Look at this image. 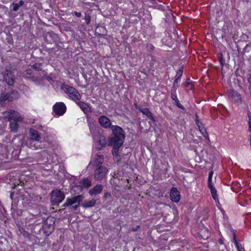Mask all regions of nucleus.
Segmentation results:
<instances>
[{
  "instance_id": "nucleus-1",
  "label": "nucleus",
  "mask_w": 251,
  "mask_h": 251,
  "mask_svg": "<svg viewBox=\"0 0 251 251\" xmlns=\"http://www.w3.org/2000/svg\"><path fill=\"white\" fill-rule=\"evenodd\" d=\"M113 136L108 139V145L113 146L112 154L115 161L118 162L120 157L118 154L119 149L122 146L125 139V132L124 130L119 126L112 127Z\"/></svg>"
},
{
  "instance_id": "nucleus-2",
  "label": "nucleus",
  "mask_w": 251,
  "mask_h": 251,
  "mask_svg": "<svg viewBox=\"0 0 251 251\" xmlns=\"http://www.w3.org/2000/svg\"><path fill=\"white\" fill-rule=\"evenodd\" d=\"M61 89L68 95L70 99L75 102L79 101L81 99V95L74 87L70 86L67 84H63L61 87Z\"/></svg>"
},
{
  "instance_id": "nucleus-3",
  "label": "nucleus",
  "mask_w": 251,
  "mask_h": 251,
  "mask_svg": "<svg viewBox=\"0 0 251 251\" xmlns=\"http://www.w3.org/2000/svg\"><path fill=\"white\" fill-rule=\"evenodd\" d=\"M82 200L83 197L82 195H77L71 198H68L63 206L65 207L72 206L74 209H76Z\"/></svg>"
},
{
  "instance_id": "nucleus-4",
  "label": "nucleus",
  "mask_w": 251,
  "mask_h": 251,
  "mask_svg": "<svg viewBox=\"0 0 251 251\" xmlns=\"http://www.w3.org/2000/svg\"><path fill=\"white\" fill-rule=\"evenodd\" d=\"M64 192L59 190H54L51 192V202L53 204H58L65 199Z\"/></svg>"
},
{
  "instance_id": "nucleus-5",
  "label": "nucleus",
  "mask_w": 251,
  "mask_h": 251,
  "mask_svg": "<svg viewBox=\"0 0 251 251\" xmlns=\"http://www.w3.org/2000/svg\"><path fill=\"white\" fill-rule=\"evenodd\" d=\"M108 172V169L105 166L95 167L94 171V177L96 180H101L106 176Z\"/></svg>"
},
{
  "instance_id": "nucleus-6",
  "label": "nucleus",
  "mask_w": 251,
  "mask_h": 251,
  "mask_svg": "<svg viewBox=\"0 0 251 251\" xmlns=\"http://www.w3.org/2000/svg\"><path fill=\"white\" fill-rule=\"evenodd\" d=\"M213 172L212 171H211L208 175V187L210 190L211 193L212 195V196L213 198V199L216 201H218V196L217 194V190H216L215 188L213 186V185L212 184V177L213 176Z\"/></svg>"
},
{
  "instance_id": "nucleus-7",
  "label": "nucleus",
  "mask_w": 251,
  "mask_h": 251,
  "mask_svg": "<svg viewBox=\"0 0 251 251\" xmlns=\"http://www.w3.org/2000/svg\"><path fill=\"white\" fill-rule=\"evenodd\" d=\"M54 113L58 115H63L66 110V107L63 102H56L53 106Z\"/></svg>"
},
{
  "instance_id": "nucleus-8",
  "label": "nucleus",
  "mask_w": 251,
  "mask_h": 251,
  "mask_svg": "<svg viewBox=\"0 0 251 251\" xmlns=\"http://www.w3.org/2000/svg\"><path fill=\"white\" fill-rule=\"evenodd\" d=\"M99 123L101 126L104 128H110L112 129V127L114 126H111V123L109 119L105 116H101L99 118Z\"/></svg>"
},
{
  "instance_id": "nucleus-9",
  "label": "nucleus",
  "mask_w": 251,
  "mask_h": 251,
  "mask_svg": "<svg viewBox=\"0 0 251 251\" xmlns=\"http://www.w3.org/2000/svg\"><path fill=\"white\" fill-rule=\"evenodd\" d=\"M170 198L174 202H177L179 201L180 199L179 192L176 188H172L170 192Z\"/></svg>"
},
{
  "instance_id": "nucleus-10",
  "label": "nucleus",
  "mask_w": 251,
  "mask_h": 251,
  "mask_svg": "<svg viewBox=\"0 0 251 251\" xmlns=\"http://www.w3.org/2000/svg\"><path fill=\"white\" fill-rule=\"evenodd\" d=\"M103 190V185L101 184H97L94 188L90 189L89 191V194L90 196H96L100 194Z\"/></svg>"
},
{
  "instance_id": "nucleus-11",
  "label": "nucleus",
  "mask_w": 251,
  "mask_h": 251,
  "mask_svg": "<svg viewBox=\"0 0 251 251\" xmlns=\"http://www.w3.org/2000/svg\"><path fill=\"white\" fill-rule=\"evenodd\" d=\"M5 117L8 118L9 120H11L10 126L11 131L14 132H16V119L14 117L13 114H10L9 112H8Z\"/></svg>"
},
{
  "instance_id": "nucleus-12",
  "label": "nucleus",
  "mask_w": 251,
  "mask_h": 251,
  "mask_svg": "<svg viewBox=\"0 0 251 251\" xmlns=\"http://www.w3.org/2000/svg\"><path fill=\"white\" fill-rule=\"evenodd\" d=\"M104 161V157L102 155H97L94 158L93 166L94 168L102 166L101 164Z\"/></svg>"
},
{
  "instance_id": "nucleus-13",
  "label": "nucleus",
  "mask_w": 251,
  "mask_h": 251,
  "mask_svg": "<svg viewBox=\"0 0 251 251\" xmlns=\"http://www.w3.org/2000/svg\"><path fill=\"white\" fill-rule=\"evenodd\" d=\"M229 97L233 99L236 102H241V98L240 94L234 90H230L228 93Z\"/></svg>"
},
{
  "instance_id": "nucleus-14",
  "label": "nucleus",
  "mask_w": 251,
  "mask_h": 251,
  "mask_svg": "<svg viewBox=\"0 0 251 251\" xmlns=\"http://www.w3.org/2000/svg\"><path fill=\"white\" fill-rule=\"evenodd\" d=\"M79 106L80 109L83 111L85 114L89 113L91 111L90 107L89 104L87 103H84L82 101H77L75 102Z\"/></svg>"
},
{
  "instance_id": "nucleus-15",
  "label": "nucleus",
  "mask_w": 251,
  "mask_h": 251,
  "mask_svg": "<svg viewBox=\"0 0 251 251\" xmlns=\"http://www.w3.org/2000/svg\"><path fill=\"white\" fill-rule=\"evenodd\" d=\"M29 134L32 140L35 141H39L40 140V136L36 130L30 129L29 130Z\"/></svg>"
},
{
  "instance_id": "nucleus-16",
  "label": "nucleus",
  "mask_w": 251,
  "mask_h": 251,
  "mask_svg": "<svg viewBox=\"0 0 251 251\" xmlns=\"http://www.w3.org/2000/svg\"><path fill=\"white\" fill-rule=\"evenodd\" d=\"M96 202L95 199L88 201L86 200L81 203V206L84 208H89L94 206Z\"/></svg>"
},
{
  "instance_id": "nucleus-17",
  "label": "nucleus",
  "mask_w": 251,
  "mask_h": 251,
  "mask_svg": "<svg viewBox=\"0 0 251 251\" xmlns=\"http://www.w3.org/2000/svg\"><path fill=\"white\" fill-rule=\"evenodd\" d=\"M140 111L144 115H145L148 118L151 120L153 122H155V119L152 115V114L150 112L149 109L144 108L140 109Z\"/></svg>"
},
{
  "instance_id": "nucleus-18",
  "label": "nucleus",
  "mask_w": 251,
  "mask_h": 251,
  "mask_svg": "<svg viewBox=\"0 0 251 251\" xmlns=\"http://www.w3.org/2000/svg\"><path fill=\"white\" fill-rule=\"evenodd\" d=\"M79 184L82 186V188H89L91 186L92 183L91 181L88 178H84L82 179L80 182Z\"/></svg>"
},
{
  "instance_id": "nucleus-19",
  "label": "nucleus",
  "mask_w": 251,
  "mask_h": 251,
  "mask_svg": "<svg viewBox=\"0 0 251 251\" xmlns=\"http://www.w3.org/2000/svg\"><path fill=\"white\" fill-rule=\"evenodd\" d=\"M12 100L13 97H11V95L8 93H3L1 94L0 97V101H4L6 100L10 101H12Z\"/></svg>"
},
{
  "instance_id": "nucleus-20",
  "label": "nucleus",
  "mask_w": 251,
  "mask_h": 251,
  "mask_svg": "<svg viewBox=\"0 0 251 251\" xmlns=\"http://www.w3.org/2000/svg\"><path fill=\"white\" fill-rule=\"evenodd\" d=\"M172 98L173 100L175 101V104L178 107L182 109H184V107L180 104L178 100L177 99L176 95L175 94H172Z\"/></svg>"
},
{
  "instance_id": "nucleus-21",
  "label": "nucleus",
  "mask_w": 251,
  "mask_h": 251,
  "mask_svg": "<svg viewBox=\"0 0 251 251\" xmlns=\"http://www.w3.org/2000/svg\"><path fill=\"white\" fill-rule=\"evenodd\" d=\"M99 143L101 147H104L106 144L105 137L102 135H100L99 137Z\"/></svg>"
},
{
  "instance_id": "nucleus-22",
  "label": "nucleus",
  "mask_w": 251,
  "mask_h": 251,
  "mask_svg": "<svg viewBox=\"0 0 251 251\" xmlns=\"http://www.w3.org/2000/svg\"><path fill=\"white\" fill-rule=\"evenodd\" d=\"M233 242L235 244L236 247L237 248V249H238L239 251H245V250L244 249H243L242 248H241V249H240V245L237 241V240L236 239L235 233L234 232H233Z\"/></svg>"
},
{
  "instance_id": "nucleus-23",
  "label": "nucleus",
  "mask_w": 251,
  "mask_h": 251,
  "mask_svg": "<svg viewBox=\"0 0 251 251\" xmlns=\"http://www.w3.org/2000/svg\"><path fill=\"white\" fill-rule=\"evenodd\" d=\"M83 189V188L81 185L74 186L72 188V190L75 192L77 193H79Z\"/></svg>"
},
{
  "instance_id": "nucleus-24",
  "label": "nucleus",
  "mask_w": 251,
  "mask_h": 251,
  "mask_svg": "<svg viewBox=\"0 0 251 251\" xmlns=\"http://www.w3.org/2000/svg\"><path fill=\"white\" fill-rule=\"evenodd\" d=\"M183 74V67H180L179 69L177 71L175 77L178 78H181V77Z\"/></svg>"
},
{
  "instance_id": "nucleus-25",
  "label": "nucleus",
  "mask_w": 251,
  "mask_h": 251,
  "mask_svg": "<svg viewBox=\"0 0 251 251\" xmlns=\"http://www.w3.org/2000/svg\"><path fill=\"white\" fill-rule=\"evenodd\" d=\"M201 132L203 134V136L207 139H208V135L206 131V129L204 127L199 128Z\"/></svg>"
},
{
  "instance_id": "nucleus-26",
  "label": "nucleus",
  "mask_w": 251,
  "mask_h": 251,
  "mask_svg": "<svg viewBox=\"0 0 251 251\" xmlns=\"http://www.w3.org/2000/svg\"><path fill=\"white\" fill-rule=\"evenodd\" d=\"M5 79L6 83L9 85H12L14 83V80L13 78L8 79L6 76H5Z\"/></svg>"
},
{
  "instance_id": "nucleus-27",
  "label": "nucleus",
  "mask_w": 251,
  "mask_h": 251,
  "mask_svg": "<svg viewBox=\"0 0 251 251\" xmlns=\"http://www.w3.org/2000/svg\"><path fill=\"white\" fill-rule=\"evenodd\" d=\"M41 66L40 64H35L32 66V68L36 71H40L41 70Z\"/></svg>"
},
{
  "instance_id": "nucleus-28",
  "label": "nucleus",
  "mask_w": 251,
  "mask_h": 251,
  "mask_svg": "<svg viewBox=\"0 0 251 251\" xmlns=\"http://www.w3.org/2000/svg\"><path fill=\"white\" fill-rule=\"evenodd\" d=\"M19 231H20V232L21 233H22L23 234L24 237H26L28 236V232L27 231H26L23 228H20Z\"/></svg>"
},
{
  "instance_id": "nucleus-29",
  "label": "nucleus",
  "mask_w": 251,
  "mask_h": 251,
  "mask_svg": "<svg viewBox=\"0 0 251 251\" xmlns=\"http://www.w3.org/2000/svg\"><path fill=\"white\" fill-rule=\"evenodd\" d=\"M14 196H15V193L14 192H11L10 193V197L12 201V208H13V202L14 200Z\"/></svg>"
},
{
  "instance_id": "nucleus-30",
  "label": "nucleus",
  "mask_w": 251,
  "mask_h": 251,
  "mask_svg": "<svg viewBox=\"0 0 251 251\" xmlns=\"http://www.w3.org/2000/svg\"><path fill=\"white\" fill-rule=\"evenodd\" d=\"M84 20L86 21V23L88 25L90 22L91 17L89 15L85 14Z\"/></svg>"
},
{
  "instance_id": "nucleus-31",
  "label": "nucleus",
  "mask_w": 251,
  "mask_h": 251,
  "mask_svg": "<svg viewBox=\"0 0 251 251\" xmlns=\"http://www.w3.org/2000/svg\"><path fill=\"white\" fill-rule=\"evenodd\" d=\"M191 80L189 78H188L186 80V81L184 83V85L185 86L188 87L189 85L191 84Z\"/></svg>"
},
{
  "instance_id": "nucleus-32",
  "label": "nucleus",
  "mask_w": 251,
  "mask_h": 251,
  "mask_svg": "<svg viewBox=\"0 0 251 251\" xmlns=\"http://www.w3.org/2000/svg\"><path fill=\"white\" fill-rule=\"evenodd\" d=\"M24 1L22 0H20L18 4L17 3V10L18 9L19 6H22L24 4Z\"/></svg>"
},
{
  "instance_id": "nucleus-33",
  "label": "nucleus",
  "mask_w": 251,
  "mask_h": 251,
  "mask_svg": "<svg viewBox=\"0 0 251 251\" xmlns=\"http://www.w3.org/2000/svg\"><path fill=\"white\" fill-rule=\"evenodd\" d=\"M23 119V117L21 116H19L17 114V122H21Z\"/></svg>"
},
{
  "instance_id": "nucleus-34",
  "label": "nucleus",
  "mask_w": 251,
  "mask_h": 251,
  "mask_svg": "<svg viewBox=\"0 0 251 251\" xmlns=\"http://www.w3.org/2000/svg\"><path fill=\"white\" fill-rule=\"evenodd\" d=\"M111 197V194L110 193H108V192H106L104 194V198L105 199H107L109 197Z\"/></svg>"
},
{
  "instance_id": "nucleus-35",
  "label": "nucleus",
  "mask_w": 251,
  "mask_h": 251,
  "mask_svg": "<svg viewBox=\"0 0 251 251\" xmlns=\"http://www.w3.org/2000/svg\"><path fill=\"white\" fill-rule=\"evenodd\" d=\"M74 15L76 16L77 17H80L81 16V14L80 12H76V11H75L74 12Z\"/></svg>"
},
{
  "instance_id": "nucleus-36",
  "label": "nucleus",
  "mask_w": 251,
  "mask_h": 251,
  "mask_svg": "<svg viewBox=\"0 0 251 251\" xmlns=\"http://www.w3.org/2000/svg\"><path fill=\"white\" fill-rule=\"evenodd\" d=\"M175 80L174 82V86H175V84H177L178 82L180 81V78H178L177 77H175Z\"/></svg>"
},
{
  "instance_id": "nucleus-37",
  "label": "nucleus",
  "mask_w": 251,
  "mask_h": 251,
  "mask_svg": "<svg viewBox=\"0 0 251 251\" xmlns=\"http://www.w3.org/2000/svg\"><path fill=\"white\" fill-rule=\"evenodd\" d=\"M5 241V239L4 238H3L2 236V235L0 233V244L3 243V241Z\"/></svg>"
},
{
  "instance_id": "nucleus-38",
  "label": "nucleus",
  "mask_w": 251,
  "mask_h": 251,
  "mask_svg": "<svg viewBox=\"0 0 251 251\" xmlns=\"http://www.w3.org/2000/svg\"><path fill=\"white\" fill-rule=\"evenodd\" d=\"M248 81L251 83V86H250V91L251 92V75L249 77Z\"/></svg>"
},
{
  "instance_id": "nucleus-39",
  "label": "nucleus",
  "mask_w": 251,
  "mask_h": 251,
  "mask_svg": "<svg viewBox=\"0 0 251 251\" xmlns=\"http://www.w3.org/2000/svg\"><path fill=\"white\" fill-rule=\"evenodd\" d=\"M12 5H13V10L14 11H16V4L14 3H13Z\"/></svg>"
},
{
  "instance_id": "nucleus-40",
  "label": "nucleus",
  "mask_w": 251,
  "mask_h": 251,
  "mask_svg": "<svg viewBox=\"0 0 251 251\" xmlns=\"http://www.w3.org/2000/svg\"><path fill=\"white\" fill-rule=\"evenodd\" d=\"M196 123H197V125L198 126V127H199V128H201L200 125H201V123L199 122H197V121L196 122Z\"/></svg>"
},
{
  "instance_id": "nucleus-41",
  "label": "nucleus",
  "mask_w": 251,
  "mask_h": 251,
  "mask_svg": "<svg viewBox=\"0 0 251 251\" xmlns=\"http://www.w3.org/2000/svg\"><path fill=\"white\" fill-rule=\"evenodd\" d=\"M220 61L221 65L222 66H224V63H223V61H222V58L220 59Z\"/></svg>"
},
{
  "instance_id": "nucleus-42",
  "label": "nucleus",
  "mask_w": 251,
  "mask_h": 251,
  "mask_svg": "<svg viewBox=\"0 0 251 251\" xmlns=\"http://www.w3.org/2000/svg\"><path fill=\"white\" fill-rule=\"evenodd\" d=\"M210 234L208 232H207V235L206 236V238H208V237L209 236Z\"/></svg>"
},
{
  "instance_id": "nucleus-43",
  "label": "nucleus",
  "mask_w": 251,
  "mask_h": 251,
  "mask_svg": "<svg viewBox=\"0 0 251 251\" xmlns=\"http://www.w3.org/2000/svg\"><path fill=\"white\" fill-rule=\"evenodd\" d=\"M90 132H91V133L93 134V133H92V129H91V127H90Z\"/></svg>"
},
{
  "instance_id": "nucleus-44",
  "label": "nucleus",
  "mask_w": 251,
  "mask_h": 251,
  "mask_svg": "<svg viewBox=\"0 0 251 251\" xmlns=\"http://www.w3.org/2000/svg\"><path fill=\"white\" fill-rule=\"evenodd\" d=\"M15 184H14V186H12V188L14 189L15 188Z\"/></svg>"
},
{
  "instance_id": "nucleus-45",
  "label": "nucleus",
  "mask_w": 251,
  "mask_h": 251,
  "mask_svg": "<svg viewBox=\"0 0 251 251\" xmlns=\"http://www.w3.org/2000/svg\"><path fill=\"white\" fill-rule=\"evenodd\" d=\"M151 0V1L155 2V0Z\"/></svg>"
},
{
  "instance_id": "nucleus-46",
  "label": "nucleus",
  "mask_w": 251,
  "mask_h": 251,
  "mask_svg": "<svg viewBox=\"0 0 251 251\" xmlns=\"http://www.w3.org/2000/svg\"><path fill=\"white\" fill-rule=\"evenodd\" d=\"M177 86H176V84H175V87H177Z\"/></svg>"
}]
</instances>
